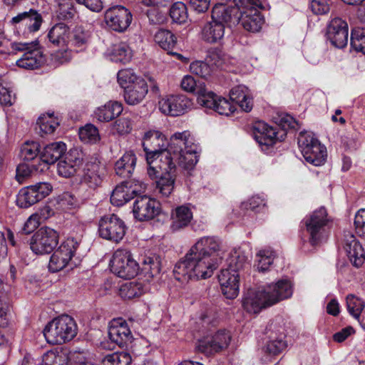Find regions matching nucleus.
<instances>
[{
    "label": "nucleus",
    "mask_w": 365,
    "mask_h": 365,
    "mask_svg": "<svg viewBox=\"0 0 365 365\" xmlns=\"http://www.w3.org/2000/svg\"><path fill=\"white\" fill-rule=\"evenodd\" d=\"M346 302L349 313L357 319L361 327L365 329V319L360 320V314L365 307V302L353 294L346 296Z\"/></svg>",
    "instance_id": "nucleus-37"
},
{
    "label": "nucleus",
    "mask_w": 365,
    "mask_h": 365,
    "mask_svg": "<svg viewBox=\"0 0 365 365\" xmlns=\"http://www.w3.org/2000/svg\"><path fill=\"white\" fill-rule=\"evenodd\" d=\"M104 169V167L99 163L91 162L86 163L81 175V184L93 190L96 189L103 181Z\"/></svg>",
    "instance_id": "nucleus-27"
},
{
    "label": "nucleus",
    "mask_w": 365,
    "mask_h": 365,
    "mask_svg": "<svg viewBox=\"0 0 365 365\" xmlns=\"http://www.w3.org/2000/svg\"><path fill=\"white\" fill-rule=\"evenodd\" d=\"M118 82L124 89V99L128 105L140 103L148 93V83L132 69H122L118 73Z\"/></svg>",
    "instance_id": "nucleus-4"
},
{
    "label": "nucleus",
    "mask_w": 365,
    "mask_h": 365,
    "mask_svg": "<svg viewBox=\"0 0 365 365\" xmlns=\"http://www.w3.org/2000/svg\"><path fill=\"white\" fill-rule=\"evenodd\" d=\"M225 29L215 21L206 22L201 29V38L209 43H219L225 35Z\"/></svg>",
    "instance_id": "nucleus-31"
},
{
    "label": "nucleus",
    "mask_w": 365,
    "mask_h": 365,
    "mask_svg": "<svg viewBox=\"0 0 365 365\" xmlns=\"http://www.w3.org/2000/svg\"><path fill=\"white\" fill-rule=\"evenodd\" d=\"M198 103L207 108L212 109L220 115H229L234 113L235 107L227 99L218 97L212 91L206 88H201L198 91Z\"/></svg>",
    "instance_id": "nucleus-15"
},
{
    "label": "nucleus",
    "mask_w": 365,
    "mask_h": 365,
    "mask_svg": "<svg viewBox=\"0 0 365 365\" xmlns=\"http://www.w3.org/2000/svg\"><path fill=\"white\" fill-rule=\"evenodd\" d=\"M51 190L52 186L48 182H38L22 188L17 196V205L28 208L48 196Z\"/></svg>",
    "instance_id": "nucleus-13"
},
{
    "label": "nucleus",
    "mask_w": 365,
    "mask_h": 365,
    "mask_svg": "<svg viewBox=\"0 0 365 365\" xmlns=\"http://www.w3.org/2000/svg\"><path fill=\"white\" fill-rule=\"evenodd\" d=\"M192 218V213L188 207L184 205L178 207L173 217L172 230L177 231L187 227Z\"/></svg>",
    "instance_id": "nucleus-38"
},
{
    "label": "nucleus",
    "mask_w": 365,
    "mask_h": 365,
    "mask_svg": "<svg viewBox=\"0 0 365 365\" xmlns=\"http://www.w3.org/2000/svg\"><path fill=\"white\" fill-rule=\"evenodd\" d=\"M39 148L37 142H26L21 148V157L25 161L33 160L39 153Z\"/></svg>",
    "instance_id": "nucleus-53"
},
{
    "label": "nucleus",
    "mask_w": 365,
    "mask_h": 365,
    "mask_svg": "<svg viewBox=\"0 0 365 365\" xmlns=\"http://www.w3.org/2000/svg\"><path fill=\"white\" fill-rule=\"evenodd\" d=\"M160 212V202L147 195L137 196L133 202V215L138 221L153 220L158 216Z\"/></svg>",
    "instance_id": "nucleus-16"
},
{
    "label": "nucleus",
    "mask_w": 365,
    "mask_h": 365,
    "mask_svg": "<svg viewBox=\"0 0 365 365\" xmlns=\"http://www.w3.org/2000/svg\"><path fill=\"white\" fill-rule=\"evenodd\" d=\"M37 169L35 165H29L26 163L19 164L16 168V180L21 183L26 178L30 176L33 170Z\"/></svg>",
    "instance_id": "nucleus-60"
},
{
    "label": "nucleus",
    "mask_w": 365,
    "mask_h": 365,
    "mask_svg": "<svg viewBox=\"0 0 365 365\" xmlns=\"http://www.w3.org/2000/svg\"><path fill=\"white\" fill-rule=\"evenodd\" d=\"M79 137L81 140L91 143H95L100 140L98 128L91 124L86 125L80 130Z\"/></svg>",
    "instance_id": "nucleus-57"
},
{
    "label": "nucleus",
    "mask_w": 365,
    "mask_h": 365,
    "mask_svg": "<svg viewBox=\"0 0 365 365\" xmlns=\"http://www.w3.org/2000/svg\"><path fill=\"white\" fill-rule=\"evenodd\" d=\"M122 111L121 103L117 101H109L104 106L97 108L93 115L99 122H108L118 117Z\"/></svg>",
    "instance_id": "nucleus-32"
},
{
    "label": "nucleus",
    "mask_w": 365,
    "mask_h": 365,
    "mask_svg": "<svg viewBox=\"0 0 365 365\" xmlns=\"http://www.w3.org/2000/svg\"><path fill=\"white\" fill-rule=\"evenodd\" d=\"M104 21L110 29L123 32L130 26L132 21V14L125 7L115 6L106 11Z\"/></svg>",
    "instance_id": "nucleus-17"
},
{
    "label": "nucleus",
    "mask_w": 365,
    "mask_h": 365,
    "mask_svg": "<svg viewBox=\"0 0 365 365\" xmlns=\"http://www.w3.org/2000/svg\"><path fill=\"white\" fill-rule=\"evenodd\" d=\"M126 226L115 214L102 217L98 222L99 236L112 242H120L125 235Z\"/></svg>",
    "instance_id": "nucleus-9"
},
{
    "label": "nucleus",
    "mask_w": 365,
    "mask_h": 365,
    "mask_svg": "<svg viewBox=\"0 0 365 365\" xmlns=\"http://www.w3.org/2000/svg\"><path fill=\"white\" fill-rule=\"evenodd\" d=\"M197 150L195 152L185 151L183 154L175 158L178 161V165L186 170H192L197 163Z\"/></svg>",
    "instance_id": "nucleus-51"
},
{
    "label": "nucleus",
    "mask_w": 365,
    "mask_h": 365,
    "mask_svg": "<svg viewBox=\"0 0 365 365\" xmlns=\"http://www.w3.org/2000/svg\"><path fill=\"white\" fill-rule=\"evenodd\" d=\"M66 145L63 142H55L46 145L40 153L41 160L46 165L55 163L63 156Z\"/></svg>",
    "instance_id": "nucleus-33"
},
{
    "label": "nucleus",
    "mask_w": 365,
    "mask_h": 365,
    "mask_svg": "<svg viewBox=\"0 0 365 365\" xmlns=\"http://www.w3.org/2000/svg\"><path fill=\"white\" fill-rule=\"evenodd\" d=\"M190 100L182 95H172L163 98L158 102L160 110L171 116H179L184 114L190 107Z\"/></svg>",
    "instance_id": "nucleus-21"
},
{
    "label": "nucleus",
    "mask_w": 365,
    "mask_h": 365,
    "mask_svg": "<svg viewBox=\"0 0 365 365\" xmlns=\"http://www.w3.org/2000/svg\"><path fill=\"white\" fill-rule=\"evenodd\" d=\"M143 189L142 183L135 180L122 182L113 190L110 195V202L115 206H121L134 198Z\"/></svg>",
    "instance_id": "nucleus-19"
},
{
    "label": "nucleus",
    "mask_w": 365,
    "mask_h": 365,
    "mask_svg": "<svg viewBox=\"0 0 365 365\" xmlns=\"http://www.w3.org/2000/svg\"><path fill=\"white\" fill-rule=\"evenodd\" d=\"M177 173L160 175L156 180L155 191L163 197H168L173 191Z\"/></svg>",
    "instance_id": "nucleus-39"
},
{
    "label": "nucleus",
    "mask_w": 365,
    "mask_h": 365,
    "mask_svg": "<svg viewBox=\"0 0 365 365\" xmlns=\"http://www.w3.org/2000/svg\"><path fill=\"white\" fill-rule=\"evenodd\" d=\"M57 172L60 176L68 178L73 176L77 170L63 158L57 164Z\"/></svg>",
    "instance_id": "nucleus-61"
},
{
    "label": "nucleus",
    "mask_w": 365,
    "mask_h": 365,
    "mask_svg": "<svg viewBox=\"0 0 365 365\" xmlns=\"http://www.w3.org/2000/svg\"><path fill=\"white\" fill-rule=\"evenodd\" d=\"M136 156L132 151L126 152L115 164V173L124 178H129L136 165Z\"/></svg>",
    "instance_id": "nucleus-35"
},
{
    "label": "nucleus",
    "mask_w": 365,
    "mask_h": 365,
    "mask_svg": "<svg viewBox=\"0 0 365 365\" xmlns=\"http://www.w3.org/2000/svg\"><path fill=\"white\" fill-rule=\"evenodd\" d=\"M354 225L356 233L365 237V209L360 210L355 215Z\"/></svg>",
    "instance_id": "nucleus-64"
},
{
    "label": "nucleus",
    "mask_w": 365,
    "mask_h": 365,
    "mask_svg": "<svg viewBox=\"0 0 365 365\" xmlns=\"http://www.w3.org/2000/svg\"><path fill=\"white\" fill-rule=\"evenodd\" d=\"M213 338L211 336H207L202 339H200L197 342L196 349L200 352L205 354V355H212L215 353L220 352L225 348H217L218 344L214 342Z\"/></svg>",
    "instance_id": "nucleus-48"
},
{
    "label": "nucleus",
    "mask_w": 365,
    "mask_h": 365,
    "mask_svg": "<svg viewBox=\"0 0 365 365\" xmlns=\"http://www.w3.org/2000/svg\"><path fill=\"white\" fill-rule=\"evenodd\" d=\"M230 98L245 112H250L252 109V98L250 96L247 88L244 86L240 85L232 88L230 92Z\"/></svg>",
    "instance_id": "nucleus-34"
},
{
    "label": "nucleus",
    "mask_w": 365,
    "mask_h": 365,
    "mask_svg": "<svg viewBox=\"0 0 365 365\" xmlns=\"http://www.w3.org/2000/svg\"><path fill=\"white\" fill-rule=\"evenodd\" d=\"M142 269L150 277H155L160 272V262L157 259L147 257L143 261Z\"/></svg>",
    "instance_id": "nucleus-59"
},
{
    "label": "nucleus",
    "mask_w": 365,
    "mask_h": 365,
    "mask_svg": "<svg viewBox=\"0 0 365 365\" xmlns=\"http://www.w3.org/2000/svg\"><path fill=\"white\" fill-rule=\"evenodd\" d=\"M63 158L78 170L83 165L84 154L81 150L75 148L70 149L67 153L65 152Z\"/></svg>",
    "instance_id": "nucleus-54"
},
{
    "label": "nucleus",
    "mask_w": 365,
    "mask_h": 365,
    "mask_svg": "<svg viewBox=\"0 0 365 365\" xmlns=\"http://www.w3.org/2000/svg\"><path fill=\"white\" fill-rule=\"evenodd\" d=\"M213 338L211 336H207L202 339H200L197 342L196 349L200 352L205 354V355H212L215 353L220 352L225 348H217L218 344L214 342Z\"/></svg>",
    "instance_id": "nucleus-47"
},
{
    "label": "nucleus",
    "mask_w": 365,
    "mask_h": 365,
    "mask_svg": "<svg viewBox=\"0 0 365 365\" xmlns=\"http://www.w3.org/2000/svg\"><path fill=\"white\" fill-rule=\"evenodd\" d=\"M331 0H311L310 9L317 15L325 14L329 11Z\"/></svg>",
    "instance_id": "nucleus-62"
},
{
    "label": "nucleus",
    "mask_w": 365,
    "mask_h": 365,
    "mask_svg": "<svg viewBox=\"0 0 365 365\" xmlns=\"http://www.w3.org/2000/svg\"><path fill=\"white\" fill-rule=\"evenodd\" d=\"M91 35L89 31L85 30L81 26L76 27L73 31L72 38L69 41L71 43L77 47H81L86 46L89 39Z\"/></svg>",
    "instance_id": "nucleus-56"
},
{
    "label": "nucleus",
    "mask_w": 365,
    "mask_h": 365,
    "mask_svg": "<svg viewBox=\"0 0 365 365\" xmlns=\"http://www.w3.org/2000/svg\"><path fill=\"white\" fill-rule=\"evenodd\" d=\"M145 158H153L158 153L167 150L168 142L165 136L159 130H149L146 132L142 143Z\"/></svg>",
    "instance_id": "nucleus-24"
},
{
    "label": "nucleus",
    "mask_w": 365,
    "mask_h": 365,
    "mask_svg": "<svg viewBox=\"0 0 365 365\" xmlns=\"http://www.w3.org/2000/svg\"><path fill=\"white\" fill-rule=\"evenodd\" d=\"M240 20L243 28L250 32H258L264 23V19L256 8L240 11Z\"/></svg>",
    "instance_id": "nucleus-30"
},
{
    "label": "nucleus",
    "mask_w": 365,
    "mask_h": 365,
    "mask_svg": "<svg viewBox=\"0 0 365 365\" xmlns=\"http://www.w3.org/2000/svg\"><path fill=\"white\" fill-rule=\"evenodd\" d=\"M109 339L120 347L127 346L133 341V335L127 322L120 318L113 319L108 328Z\"/></svg>",
    "instance_id": "nucleus-25"
},
{
    "label": "nucleus",
    "mask_w": 365,
    "mask_h": 365,
    "mask_svg": "<svg viewBox=\"0 0 365 365\" xmlns=\"http://www.w3.org/2000/svg\"><path fill=\"white\" fill-rule=\"evenodd\" d=\"M170 16L175 23H185L188 17L186 5L180 1L173 4L170 9Z\"/></svg>",
    "instance_id": "nucleus-49"
},
{
    "label": "nucleus",
    "mask_w": 365,
    "mask_h": 365,
    "mask_svg": "<svg viewBox=\"0 0 365 365\" xmlns=\"http://www.w3.org/2000/svg\"><path fill=\"white\" fill-rule=\"evenodd\" d=\"M343 248L352 264L356 267L362 265L365 259V252L361 243L350 232L344 233Z\"/></svg>",
    "instance_id": "nucleus-26"
},
{
    "label": "nucleus",
    "mask_w": 365,
    "mask_h": 365,
    "mask_svg": "<svg viewBox=\"0 0 365 365\" xmlns=\"http://www.w3.org/2000/svg\"><path fill=\"white\" fill-rule=\"evenodd\" d=\"M349 28L347 23L341 18L331 19L327 26V37L331 45L342 48L347 45Z\"/></svg>",
    "instance_id": "nucleus-22"
},
{
    "label": "nucleus",
    "mask_w": 365,
    "mask_h": 365,
    "mask_svg": "<svg viewBox=\"0 0 365 365\" xmlns=\"http://www.w3.org/2000/svg\"><path fill=\"white\" fill-rule=\"evenodd\" d=\"M351 46L356 51H360L365 54V30L363 29H356L351 31Z\"/></svg>",
    "instance_id": "nucleus-52"
},
{
    "label": "nucleus",
    "mask_w": 365,
    "mask_h": 365,
    "mask_svg": "<svg viewBox=\"0 0 365 365\" xmlns=\"http://www.w3.org/2000/svg\"><path fill=\"white\" fill-rule=\"evenodd\" d=\"M148 165V175L150 178H158L160 175H169L177 173V168L174 163V157L170 151L164 150L148 159L145 158Z\"/></svg>",
    "instance_id": "nucleus-12"
},
{
    "label": "nucleus",
    "mask_w": 365,
    "mask_h": 365,
    "mask_svg": "<svg viewBox=\"0 0 365 365\" xmlns=\"http://www.w3.org/2000/svg\"><path fill=\"white\" fill-rule=\"evenodd\" d=\"M298 143L305 160L315 166L324 163L327 158L326 148L319 140L310 135H302Z\"/></svg>",
    "instance_id": "nucleus-11"
},
{
    "label": "nucleus",
    "mask_w": 365,
    "mask_h": 365,
    "mask_svg": "<svg viewBox=\"0 0 365 365\" xmlns=\"http://www.w3.org/2000/svg\"><path fill=\"white\" fill-rule=\"evenodd\" d=\"M110 266L112 272L125 279L135 277L140 269L130 252L125 250H118L114 252Z\"/></svg>",
    "instance_id": "nucleus-8"
},
{
    "label": "nucleus",
    "mask_w": 365,
    "mask_h": 365,
    "mask_svg": "<svg viewBox=\"0 0 365 365\" xmlns=\"http://www.w3.org/2000/svg\"><path fill=\"white\" fill-rule=\"evenodd\" d=\"M131 361V356L128 353L121 351L107 354L101 363L102 365H130Z\"/></svg>",
    "instance_id": "nucleus-44"
},
{
    "label": "nucleus",
    "mask_w": 365,
    "mask_h": 365,
    "mask_svg": "<svg viewBox=\"0 0 365 365\" xmlns=\"http://www.w3.org/2000/svg\"><path fill=\"white\" fill-rule=\"evenodd\" d=\"M58 9V17L63 20H70L74 18L76 11L71 0H56Z\"/></svg>",
    "instance_id": "nucleus-50"
},
{
    "label": "nucleus",
    "mask_w": 365,
    "mask_h": 365,
    "mask_svg": "<svg viewBox=\"0 0 365 365\" xmlns=\"http://www.w3.org/2000/svg\"><path fill=\"white\" fill-rule=\"evenodd\" d=\"M190 71L195 75L207 78L211 76L212 68L207 62L195 61L190 63Z\"/></svg>",
    "instance_id": "nucleus-55"
},
{
    "label": "nucleus",
    "mask_w": 365,
    "mask_h": 365,
    "mask_svg": "<svg viewBox=\"0 0 365 365\" xmlns=\"http://www.w3.org/2000/svg\"><path fill=\"white\" fill-rule=\"evenodd\" d=\"M198 147L195 143L194 138L189 131L174 133L170 138L167 150L175 158L185 151L195 152Z\"/></svg>",
    "instance_id": "nucleus-23"
},
{
    "label": "nucleus",
    "mask_w": 365,
    "mask_h": 365,
    "mask_svg": "<svg viewBox=\"0 0 365 365\" xmlns=\"http://www.w3.org/2000/svg\"><path fill=\"white\" fill-rule=\"evenodd\" d=\"M36 125L38 126L39 133L43 135V134L53 133L59 125V123L53 117V115L48 114L46 116H40Z\"/></svg>",
    "instance_id": "nucleus-46"
},
{
    "label": "nucleus",
    "mask_w": 365,
    "mask_h": 365,
    "mask_svg": "<svg viewBox=\"0 0 365 365\" xmlns=\"http://www.w3.org/2000/svg\"><path fill=\"white\" fill-rule=\"evenodd\" d=\"M78 247L73 238H68L52 254L48 263V269L57 272L66 267Z\"/></svg>",
    "instance_id": "nucleus-14"
},
{
    "label": "nucleus",
    "mask_w": 365,
    "mask_h": 365,
    "mask_svg": "<svg viewBox=\"0 0 365 365\" xmlns=\"http://www.w3.org/2000/svg\"><path fill=\"white\" fill-rule=\"evenodd\" d=\"M256 263L255 267L259 272L267 271L272 264L275 257V252L271 250H260L256 256Z\"/></svg>",
    "instance_id": "nucleus-43"
},
{
    "label": "nucleus",
    "mask_w": 365,
    "mask_h": 365,
    "mask_svg": "<svg viewBox=\"0 0 365 365\" xmlns=\"http://www.w3.org/2000/svg\"><path fill=\"white\" fill-rule=\"evenodd\" d=\"M11 22L14 24H19V28H24L28 32H36L39 30L43 18L41 14L35 9H30L29 11L18 14L13 17Z\"/></svg>",
    "instance_id": "nucleus-28"
},
{
    "label": "nucleus",
    "mask_w": 365,
    "mask_h": 365,
    "mask_svg": "<svg viewBox=\"0 0 365 365\" xmlns=\"http://www.w3.org/2000/svg\"><path fill=\"white\" fill-rule=\"evenodd\" d=\"M77 334V325L68 315H61L50 322L43 329L46 341L61 344L73 339Z\"/></svg>",
    "instance_id": "nucleus-5"
},
{
    "label": "nucleus",
    "mask_w": 365,
    "mask_h": 365,
    "mask_svg": "<svg viewBox=\"0 0 365 365\" xmlns=\"http://www.w3.org/2000/svg\"><path fill=\"white\" fill-rule=\"evenodd\" d=\"M142 293V284L135 282L125 283L120 289V295L125 299H131L138 297Z\"/></svg>",
    "instance_id": "nucleus-45"
},
{
    "label": "nucleus",
    "mask_w": 365,
    "mask_h": 365,
    "mask_svg": "<svg viewBox=\"0 0 365 365\" xmlns=\"http://www.w3.org/2000/svg\"><path fill=\"white\" fill-rule=\"evenodd\" d=\"M240 9L226 4H216L212 9V20L222 24L224 28H231L240 23Z\"/></svg>",
    "instance_id": "nucleus-20"
},
{
    "label": "nucleus",
    "mask_w": 365,
    "mask_h": 365,
    "mask_svg": "<svg viewBox=\"0 0 365 365\" xmlns=\"http://www.w3.org/2000/svg\"><path fill=\"white\" fill-rule=\"evenodd\" d=\"M228 267L222 269L218 279L223 294L235 299L239 294V272L249 265L247 257L240 251H235L227 259Z\"/></svg>",
    "instance_id": "nucleus-3"
},
{
    "label": "nucleus",
    "mask_w": 365,
    "mask_h": 365,
    "mask_svg": "<svg viewBox=\"0 0 365 365\" xmlns=\"http://www.w3.org/2000/svg\"><path fill=\"white\" fill-rule=\"evenodd\" d=\"M276 128L262 121L257 122L253 127V136L261 146H272L280 138L277 136Z\"/></svg>",
    "instance_id": "nucleus-29"
},
{
    "label": "nucleus",
    "mask_w": 365,
    "mask_h": 365,
    "mask_svg": "<svg viewBox=\"0 0 365 365\" xmlns=\"http://www.w3.org/2000/svg\"><path fill=\"white\" fill-rule=\"evenodd\" d=\"M13 53L24 52L22 56L16 61V65L25 69L34 70L41 66L46 61L42 51L36 41L29 43L14 42L11 43Z\"/></svg>",
    "instance_id": "nucleus-7"
},
{
    "label": "nucleus",
    "mask_w": 365,
    "mask_h": 365,
    "mask_svg": "<svg viewBox=\"0 0 365 365\" xmlns=\"http://www.w3.org/2000/svg\"><path fill=\"white\" fill-rule=\"evenodd\" d=\"M222 254L220 245L217 239L213 237H203L175 264L174 277L182 283L209 278L221 262Z\"/></svg>",
    "instance_id": "nucleus-1"
},
{
    "label": "nucleus",
    "mask_w": 365,
    "mask_h": 365,
    "mask_svg": "<svg viewBox=\"0 0 365 365\" xmlns=\"http://www.w3.org/2000/svg\"><path fill=\"white\" fill-rule=\"evenodd\" d=\"M278 125L280 126L283 130V133L280 135V140H282L284 136L286 135L285 130L287 129H294L297 130L298 128V123L295 120V119L289 114H284L279 115L277 121Z\"/></svg>",
    "instance_id": "nucleus-58"
},
{
    "label": "nucleus",
    "mask_w": 365,
    "mask_h": 365,
    "mask_svg": "<svg viewBox=\"0 0 365 365\" xmlns=\"http://www.w3.org/2000/svg\"><path fill=\"white\" fill-rule=\"evenodd\" d=\"M154 40L165 51L173 49L176 44V37L171 31L166 29L158 30L154 36Z\"/></svg>",
    "instance_id": "nucleus-42"
},
{
    "label": "nucleus",
    "mask_w": 365,
    "mask_h": 365,
    "mask_svg": "<svg viewBox=\"0 0 365 365\" xmlns=\"http://www.w3.org/2000/svg\"><path fill=\"white\" fill-rule=\"evenodd\" d=\"M292 294L290 282L282 279L275 284H268L262 289H248L243 297L242 306L247 312L257 314L262 309L287 299Z\"/></svg>",
    "instance_id": "nucleus-2"
},
{
    "label": "nucleus",
    "mask_w": 365,
    "mask_h": 365,
    "mask_svg": "<svg viewBox=\"0 0 365 365\" xmlns=\"http://www.w3.org/2000/svg\"><path fill=\"white\" fill-rule=\"evenodd\" d=\"M58 232L48 227H41L30 240V248L36 255L51 253L58 243Z\"/></svg>",
    "instance_id": "nucleus-10"
},
{
    "label": "nucleus",
    "mask_w": 365,
    "mask_h": 365,
    "mask_svg": "<svg viewBox=\"0 0 365 365\" xmlns=\"http://www.w3.org/2000/svg\"><path fill=\"white\" fill-rule=\"evenodd\" d=\"M282 329L281 327L277 328L273 323L267 327L266 329L267 340L262 347V351L267 356H277L287 348L286 335Z\"/></svg>",
    "instance_id": "nucleus-18"
},
{
    "label": "nucleus",
    "mask_w": 365,
    "mask_h": 365,
    "mask_svg": "<svg viewBox=\"0 0 365 365\" xmlns=\"http://www.w3.org/2000/svg\"><path fill=\"white\" fill-rule=\"evenodd\" d=\"M110 56L113 61L126 63L132 58V51L125 43H120L113 46Z\"/></svg>",
    "instance_id": "nucleus-41"
},
{
    "label": "nucleus",
    "mask_w": 365,
    "mask_h": 365,
    "mask_svg": "<svg viewBox=\"0 0 365 365\" xmlns=\"http://www.w3.org/2000/svg\"><path fill=\"white\" fill-rule=\"evenodd\" d=\"M69 361L68 353L62 349L51 350L43 354L42 365H67Z\"/></svg>",
    "instance_id": "nucleus-40"
},
{
    "label": "nucleus",
    "mask_w": 365,
    "mask_h": 365,
    "mask_svg": "<svg viewBox=\"0 0 365 365\" xmlns=\"http://www.w3.org/2000/svg\"><path fill=\"white\" fill-rule=\"evenodd\" d=\"M47 36L53 46H63L69 41L70 29L65 24H56L49 30Z\"/></svg>",
    "instance_id": "nucleus-36"
},
{
    "label": "nucleus",
    "mask_w": 365,
    "mask_h": 365,
    "mask_svg": "<svg viewBox=\"0 0 365 365\" xmlns=\"http://www.w3.org/2000/svg\"><path fill=\"white\" fill-rule=\"evenodd\" d=\"M113 130L120 135L129 133L132 130L130 119L127 118H120L115 121Z\"/></svg>",
    "instance_id": "nucleus-63"
},
{
    "label": "nucleus",
    "mask_w": 365,
    "mask_h": 365,
    "mask_svg": "<svg viewBox=\"0 0 365 365\" xmlns=\"http://www.w3.org/2000/svg\"><path fill=\"white\" fill-rule=\"evenodd\" d=\"M330 220L325 207L314 210L304 219L306 231L309 234V242L317 246L326 241L330 230Z\"/></svg>",
    "instance_id": "nucleus-6"
}]
</instances>
